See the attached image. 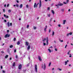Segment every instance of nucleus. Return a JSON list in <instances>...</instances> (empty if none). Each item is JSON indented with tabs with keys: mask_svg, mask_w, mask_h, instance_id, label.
<instances>
[{
	"mask_svg": "<svg viewBox=\"0 0 73 73\" xmlns=\"http://www.w3.org/2000/svg\"><path fill=\"white\" fill-rule=\"evenodd\" d=\"M15 66V62H14L13 64V67Z\"/></svg>",
	"mask_w": 73,
	"mask_h": 73,
	"instance_id": "obj_17",
	"label": "nucleus"
},
{
	"mask_svg": "<svg viewBox=\"0 0 73 73\" xmlns=\"http://www.w3.org/2000/svg\"><path fill=\"white\" fill-rule=\"evenodd\" d=\"M38 58L39 60L41 61L42 59L41 58V57L40 56H38Z\"/></svg>",
	"mask_w": 73,
	"mask_h": 73,
	"instance_id": "obj_12",
	"label": "nucleus"
},
{
	"mask_svg": "<svg viewBox=\"0 0 73 73\" xmlns=\"http://www.w3.org/2000/svg\"><path fill=\"white\" fill-rule=\"evenodd\" d=\"M7 33H9V30H7Z\"/></svg>",
	"mask_w": 73,
	"mask_h": 73,
	"instance_id": "obj_53",
	"label": "nucleus"
},
{
	"mask_svg": "<svg viewBox=\"0 0 73 73\" xmlns=\"http://www.w3.org/2000/svg\"><path fill=\"white\" fill-rule=\"evenodd\" d=\"M54 31H53L52 35V36H54Z\"/></svg>",
	"mask_w": 73,
	"mask_h": 73,
	"instance_id": "obj_20",
	"label": "nucleus"
},
{
	"mask_svg": "<svg viewBox=\"0 0 73 73\" xmlns=\"http://www.w3.org/2000/svg\"><path fill=\"white\" fill-rule=\"evenodd\" d=\"M58 5L59 6H62L63 4L62 3H58Z\"/></svg>",
	"mask_w": 73,
	"mask_h": 73,
	"instance_id": "obj_10",
	"label": "nucleus"
},
{
	"mask_svg": "<svg viewBox=\"0 0 73 73\" xmlns=\"http://www.w3.org/2000/svg\"><path fill=\"white\" fill-rule=\"evenodd\" d=\"M34 29H36V27H34Z\"/></svg>",
	"mask_w": 73,
	"mask_h": 73,
	"instance_id": "obj_47",
	"label": "nucleus"
},
{
	"mask_svg": "<svg viewBox=\"0 0 73 73\" xmlns=\"http://www.w3.org/2000/svg\"><path fill=\"white\" fill-rule=\"evenodd\" d=\"M44 31L45 32H46V29L45 28L44 29Z\"/></svg>",
	"mask_w": 73,
	"mask_h": 73,
	"instance_id": "obj_28",
	"label": "nucleus"
},
{
	"mask_svg": "<svg viewBox=\"0 0 73 73\" xmlns=\"http://www.w3.org/2000/svg\"><path fill=\"white\" fill-rule=\"evenodd\" d=\"M61 10L62 12H64V10L63 9H62Z\"/></svg>",
	"mask_w": 73,
	"mask_h": 73,
	"instance_id": "obj_46",
	"label": "nucleus"
},
{
	"mask_svg": "<svg viewBox=\"0 0 73 73\" xmlns=\"http://www.w3.org/2000/svg\"><path fill=\"white\" fill-rule=\"evenodd\" d=\"M20 42L18 41L17 43V45H19V44H20Z\"/></svg>",
	"mask_w": 73,
	"mask_h": 73,
	"instance_id": "obj_29",
	"label": "nucleus"
},
{
	"mask_svg": "<svg viewBox=\"0 0 73 73\" xmlns=\"http://www.w3.org/2000/svg\"><path fill=\"white\" fill-rule=\"evenodd\" d=\"M43 45L44 46L46 45V44L45 42H43Z\"/></svg>",
	"mask_w": 73,
	"mask_h": 73,
	"instance_id": "obj_32",
	"label": "nucleus"
},
{
	"mask_svg": "<svg viewBox=\"0 0 73 73\" xmlns=\"http://www.w3.org/2000/svg\"><path fill=\"white\" fill-rule=\"evenodd\" d=\"M47 16H48V17H49L50 16V14H48L47 15Z\"/></svg>",
	"mask_w": 73,
	"mask_h": 73,
	"instance_id": "obj_26",
	"label": "nucleus"
},
{
	"mask_svg": "<svg viewBox=\"0 0 73 73\" xmlns=\"http://www.w3.org/2000/svg\"><path fill=\"white\" fill-rule=\"evenodd\" d=\"M68 1H69V0H67L66 3L65 2H63V4H67V3H68Z\"/></svg>",
	"mask_w": 73,
	"mask_h": 73,
	"instance_id": "obj_11",
	"label": "nucleus"
},
{
	"mask_svg": "<svg viewBox=\"0 0 73 73\" xmlns=\"http://www.w3.org/2000/svg\"><path fill=\"white\" fill-rule=\"evenodd\" d=\"M51 65V62H50L49 63V66H50Z\"/></svg>",
	"mask_w": 73,
	"mask_h": 73,
	"instance_id": "obj_40",
	"label": "nucleus"
},
{
	"mask_svg": "<svg viewBox=\"0 0 73 73\" xmlns=\"http://www.w3.org/2000/svg\"><path fill=\"white\" fill-rule=\"evenodd\" d=\"M19 7H20V8H22L23 7V5H22V4H21L20 5Z\"/></svg>",
	"mask_w": 73,
	"mask_h": 73,
	"instance_id": "obj_15",
	"label": "nucleus"
},
{
	"mask_svg": "<svg viewBox=\"0 0 73 73\" xmlns=\"http://www.w3.org/2000/svg\"><path fill=\"white\" fill-rule=\"evenodd\" d=\"M45 28L47 29V26L46 25Z\"/></svg>",
	"mask_w": 73,
	"mask_h": 73,
	"instance_id": "obj_51",
	"label": "nucleus"
},
{
	"mask_svg": "<svg viewBox=\"0 0 73 73\" xmlns=\"http://www.w3.org/2000/svg\"><path fill=\"white\" fill-rule=\"evenodd\" d=\"M58 70H60V71H61V69H60V68H59L58 69Z\"/></svg>",
	"mask_w": 73,
	"mask_h": 73,
	"instance_id": "obj_37",
	"label": "nucleus"
},
{
	"mask_svg": "<svg viewBox=\"0 0 73 73\" xmlns=\"http://www.w3.org/2000/svg\"><path fill=\"white\" fill-rule=\"evenodd\" d=\"M13 40L14 41H16V38H14Z\"/></svg>",
	"mask_w": 73,
	"mask_h": 73,
	"instance_id": "obj_42",
	"label": "nucleus"
},
{
	"mask_svg": "<svg viewBox=\"0 0 73 73\" xmlns=\"http://www.w3.org/2000/svg\"><path fill=\"white\" fill-rule=\"evenodd\" d=\"M53 48V47L52 46H51V47H50L49 48Z\"/></svg>",
	"mask_w": 73,
	"mask_h": 73,
	"instance_id": "obj_55",
	"label": "nucleus"
},
{
	"mask_svg": "<svg viewBox=\"0 0 73 73\" xmlns=\"http://www.w3.org/2000/svg\"><path fill=\"white\" fill-rule=\"evenodd\" d=\"M68 12H70V9H69L68 10Z\"/></svg>",
	"mask_w": 73,
	"mask_h": 73,
	"instance_id": "obj_52",
	"label": "nucleus"
},
{
	"mask_svg": "<svg viewBox=\"0 0 73 73\" xmlns=\"http://www.w3.org/2000/svg\"><path fill=\"white\" fill-rule=\"evenodd\" d=\"M10 36V35H8V34H7L5 36V38H7L9 37Z\"/></svg>",
	"mask_w": 73,
	"mask_h": 73,
	"instance_id": "obj_2",
	"label": "nucleus"
},
{
	"mask_svg": "<svg viewBox=\"0 0 73 73\" xmlns=\"http://www.w3.org/2000/svg\"><path fill=\"white\" fill-rule=\"evenodd\" d=\"M51 12L53 13V15H54V12L53 10H51Z\"/></svg>",
	"mask_w": 73,
	"mask_h": 73,
	"instance_id": "obj_13",
	"label": "nucleus"
},
{
	"mask_svg": "<svg viewBox=\"0 0 73 73\" xmlns=\"http://www.w3.org/2000/svg\"><path fill=\"white\" fill-rule=\"evenodd\" d=\"M67 63H68V62H67V61L65 62V65H67Z\"/></svg>",
	"mask_w": 73,
	"mask_h": 73,
	"instance_id": "obj_22",
	"label": "nucleus"
},
{
	"mask_svg": "<svg viewBox=\"0 0 73 73\" xmlns=\"http://www.w3.org/2000/svg\"><path fill=\"white\" fill-rule=\"evenodd\" d=\"M40 4H39V8H40L41 6V0H40Z\"/></svg>",
	"mask_w": 73,
	"mask_h": 73,
	"instance_id": "obj_8",
	"label": "nucleus"
},
{
	"mask_svg": "<svg viewBox=\"0 0 73 73\" xmlns=\"http://www.w3.org/2000/svg\"><path fill=\"white\" fill-rule=\"evenodd\" d=\"M5 71L4 70H3L2 71V73H5Z\"/></svg>",
	"mask_w": 73,
	"mask_h": 73,
	"instance_id": "obj_43",
	"label": "nucleus"
},
{
	"mask_svg": "<svg viewBox=\"0 0 73 73\" xmlns=\"http://www.w3.org/2000/svg\"><path fill=\"white\" fill-rule=\"evenodd\" d=\"M51 31V29H50L49 30V33H50V32Z\"/></svg>",
	"mask_w": 73,
	"mask_h": 73,
	"instance_id": "obj_33",
	"label": "nucleus"
},
{
	"mask_svg": "<svg viewBox=\"0 0 73 73\" xmlns=\"http://www.w3.org/2000/svg\"><path fill=\"white\" fill-rule=\"evenodd\" d=\"M9 7V4H8L7 5V7Z\"/></svg>",
	"mask_w": 73,
	"mask_h": 73,
	"instance_id": "obj_54",
	"label": "nucleus"
},
{
	"mask_svg": "<svg viewBox=\"0 0 73 73\" xmlns=\"http://www.w3.org/2000/svg\"><path fill=\"white\" fill-rule=\"evenodd\" d=\"M8 55H6V56L5 57V58H8Z\"/></svg>",
	"mask_w": 73,
	"mask_h": 73,
	"instance_id": "obj_18",
	"label": "nucleus"
},
{
	"mask_svg": "<svg viewBox=\"0 0 73 73\" xmlns=\"http://www.w3.org/2000/svg\"><path fill=\"white\" fill-rule=\"evenodd\" d=\"M27 28H29V25H27Z\"/></svg>",
	"mask_w": 73,
	"mask_h": 73,
	"instance_id": "obj_50",
	"label": "nucleus"
},
{
	"mask_svg": "<svg viewBox=\"0 0 73 73\" xmlns=\"http://www.w3.org/2000/svg\"><path fill=\"white\" fill-rule=\"evenodd\" d=\"M21 67H22V64L19 65L18 66V69H21Z\"/></svg>",
	"mask_w": 73,
	"mask_h": 73,
	"instance_id": "obj_4",
	"label": "nucleus"
},
{
	"mask_svg": "<svg viewBox=\"0 0 73 73\" xmlns=\"http://www.w3.org/2000/svg\"><path fill=\"white\" fill-rule=\"evenodd\" d=\"M46 45H48V44H49V43H48V37H46Z\"/></svg>",
	"mask_w": 73,
	"mask_h": 73,
	"instance_id": "obj_5",
	"label": "nucleus"
},
{
	"mask_svg": "<svg viewBox=\"0 0 73 73\" xmlns=\"http://www.w3.org/2000/svg\"><path fill=\"white\" fill-rule=\"evenodd\" d=\"M65 22H66V20H64L63 21V24H65Z\"/></svg>",
	"mask_w": 73,
	"mask_h": 73,
	"instance_id": "obj_19",
	"label": "nucleus"
},
{
	"mask_svg": "<svg viewBox=\"0 0 73 73\" xmlns=\"http://www.w3.org/2000/svg\"><path fill=\"white\" fill-rule=\"evenodd\" d=\"M6 4L5 5H4V7H6Z\"/></svg>",
	"mask_w": 73,
	"mask_h": 73,
	"instance_id": "obj_61",
	"label": "nucleus"
},
{
	"mask_svg": "<svg viewBox=\"0 0 73 73\" xmlns=\"http://www.w3.org/2000/svg\"><path fill=\"white\" fill-rule=\"evenodd\" d=\"M54 69V68H53L52 69V70H53Z\"/></svg>",
	"mask_w": 73,
	"mask_h": 73,
	"instance_id": "obj_64",
	"label": "nucleus"
},
{
	"mask_svg": "<svg viewBox=\"0 0 73 73\" xmlns=\"http://www.w3.org/2000/svg\"><path fill=\"white\" fill-rule=\"evenodd\" d=\"M42 68L44 70L46 69V64H45V63H44V65H42Z\"/></svg>",
	"mask_w": 73,
	"mask_h": 73,
	"instance_id": "obj_1",
	"label": "nucleus"
},
{
	"mask_svg": "<svg viewBox=\"0 0 73 73\" xmlns=\"http://www.w3.org/2000/svg\"><path fill=\"white\" fill-rule=\"evenodd\" d=\"M69 57H72V55H70L69 56Z\"/></svg>",
	"mask_w": 73,
	"mask_h": 73,
	"instance_id": "obj_60",
	"label": "nucleus"
},
{
	"mask_svg": "<svg viewBox=\"0 0 73 73\" xmlns=\"http://www.w3.org/2000/svg\"><path fill=\"white\" fill-rule=\"evenodd\" d=\"M10 26L11 27H12V23H11L10 24Z\"/></svg>",
	"mask_w": 73,
	"mask_h": 73,
	"instance_id": "obj_39",
	"label": "nucleus"
},
{
	"mask_svg": "<svg viewBox=\"0 0 73 73\" xmlns=\"http://www.w3.org/2000/svg\"><path fill=\"white\" fill-rule=\"evenodd\" d=\"M1 52L2 53H4V51H1Z\"/></svg>",
	"mask_w": 73,
	"mask_h": 73,
	"instance_id": "obj_49",
	"label": "nucleus"
},
{
	"mask_svg": "<svg viewBox=\"0 0 73 73\" xmlns=\"http://www.w3.org/2000/svg\"><path fill=\"white\" fill-rule=\"evenodd\" d=\"M46 40V38H44V39L43 40V42H45Z\"/></svg>",
	"mask_w": 73,
	"mask_h": 73,
	"instance_id": "obj_23",
	"label": "nucleus"
},
{
	"mask_svg": "<svg viewBox=\"0 0 73 73\" xmlns=\"http://www.w3.org/2000/svg\"><path fill=\"white\" fill-rule=\"evenodd\" d=\"M50 9V8L48 7L47 8V10L49 11Z\"/></svg>",
	"mask_w": 73,
	"mask_h": 73,
	"instance_id": "obj_36",
	"label": "nucleus"
},
{
	"mask_svg": "<svg viewBox=\"0 0 73 73\" xmlns=\"http://www.w3.org/2000/svg\"><path fill=\"white\" fill-rule=\"evenodd\" d=\"M26 7L27 8H28V5H26Z\"/></svg>",
	"mask_w": 73,
	"mask_h": 73,
	"instance_id": "obj_59",
	"label": "nucleus"
},
{
	"mask_svg": "<svg viewBox=\"0 0 73 73\" xmlns=\"http://www.w3.org/2000/svg\"><path fill=\"white\" fill-rule=\"evenodd\" d=\"M10 48H13V46L12 45H11L10 46Z\"/></svg>",
	"mask_w": 73,
	"mask_h": 73,
	"instance_id": "obj_24",
	"label": "nucleus"
},
{
	"mask_svg": "<svg viewBox=\"0 0 73 73\" xmlns=\"http://www.w3.org/2000/svg\"><path fill=\"white\" fill-rule=\"evenodd\" d=\"M55 50L56 51H57V48H55Z\"/></svg>",
	"mask_w": 73,
	"mask_h": 73,
	"instance_id": "obj_45",
	"label": "nucleus"
},
{
	"mask_svg": "<svg viewBox=\"0 0 73 73\" xmlns=\"http://www.w3.org/2000/svg\"><path fill=\"white\" fill-rule=\"evenodd\" d=\"M3 15L4 16V17H5V18H6V19H8V18H9V17H8V16H6V15L5 14H4Z\"/></svg>",
	"mask_w": 73,
	"mask_h": 73,
	"instance_id": "obj_9",
	"label": "nucleus"
},
{
	"mask_svg": "<svg viewBox=\"0 0 73 73\" xmlns=\"http://www.w3.org/2000/svg\"><path fill=\"white\" fill-rule=\"evenodd\" d=\"M67 46H68V45L66 44L65 47V48H66V47Z\"/></svg>",
	"mask_w": 73,
	"mask_h": 73,
	"instance_id": "obj_35",
	"label": "nucleus"
},
{
	"mask_svg": "<svg viewBox=\"0 0 73 73\" xmlns=\"http://www.w3.org/2000/svg\"><path fill=\"white\" fill-rule=\"evenodd\" d=\"M38 4H39V3H38L36 5V3H35L34 5V7L36 8V7H37V5H38Z\"/></svg>",
	"mask_w": 73,
	"mask_h": 73,
	"instance_id": "obj_3",
	"label": "nucleus"
},
{
	"mask_svg": "<svg viewBox=\"0 0 73 73\" xmlns=\"http://www.w3.org/2000/svg\"><path fill=\"white\" fill-rule=\"evenodd\" d=\"M26 45L27 46H28V44H29L28 42H26Z\"/></svg>",
	"mask_w": 73,
	"mask_h": 73,
	"instance_id": "obj_21",
	"label": "nucleus"
},
{
	"mask_svg": "<svg viewBox=\"0 0 73 73\" xmlns=\"http://www.w3.org/2000/svg\"><path fill=\"white\" fill-rule=\"evenodd\" d=\"M52 21V18H51L50 20V22Z\"/></svg>",
	"mask_w": 73,
	"mask_h": 73,
	"instance_id": "obj_27",
	"label": "nucleus"
},
{
	"mask_svg": "<svg viewBox=\"0 0 73 73\" xmlns=\"http://www.w3.org/2000/svg\"><path fill=\"white\" fill-rule=\"evenodd\" d=\"M59 41L62 42H63V41H64V40H61L60 39L59 40Z\"/></svg>",
	"mask_w": 73,
	"mask_h": 73,
	"instance_id": "obj_34",
	"label": "nucleus"
},
{
	"mask_svg": "<svg viewBox=\"0 0 73 73\" xmlns=\"http://www.w3.org/2000/svg\"><path fill=\"white\" fill-rule=\"evenodd\" d=\"M1 69H3V66H1Z\"/></svg>",
	"mask_w": 73,
	"mask_h": 73,
	"instance_id": "obj_48",
	"label": "nucleus"
},
{
	"mask_svg": "<svg viewBox=\"0 0 73 73\" xmlns=\"http://www.w3.org/2000/svg\"><path fill=\"white\" fill-rule=\"evenodd\" d=\"M16 6L17 7H19V5L18 4H16Z\"/></svg>",
	"mask_w": 73,
	"mask_h": 73,
	"instance_id": "obj_31",
	"label": "nucleus"
},
{
	"mask_svg": "<svg viewBox=\"0 0 73 73\" xmlns=\"http://www.w3.org/2000/svg\"><path fill=\"white\" fill-rule=\"evenodd\" d=\"M48 51H49V52H50V53L51 52V50H50V49H48Z\"/></svg>",
	"mask_w": 73,
	"mask_h": 73,
	"instance_id": "obj_30",
	"label": "nucleus"
},
{
	"mask_svg": "<svg viewBox=\"0 0 73 73\" xmlns=\"http://www.w3.org/2000/svg\"><path fill=\"white\" fill-rule=\"evenodd\" d=\"M4 21H5V22H7V21H6V20H4Z\"/></svg>",
	"mask_w": 73,
	"mask_h": 73,
	"instance_id": "obj_63",
	"label": "nucleus"
},
{
	"mask_svg": "<svg viewBox=\"0 0 73 73\" xmlns=\"http://www.w3.org/2000/svg\"><path fill=\"white\" fill-rule=\"evenodd\" d=\"M27 53V52H25L24 54H26Z\"/></svg>",
	"mask_w": 73,
	"mask_h": 73,
	"instance_id": "obj_57",
	"label": "nucleus"
},
{
	"mask_svg": "<svg viewBox=\"0 0 73 73\" xmlns=\"http://www.w3.org/2000/svg\"><path fill=\"white\" fill-rule=\"evenodd\" d=\"M58 26H59V27H61V25L60 24L58 25Z\"/></svg>",
	"mask_w": 73,
	"mask_h": 73,
	"instance_id": "obj_38",
	"label": "nucleus"
},
{
	"mask_svg": "<svg viewBox=\"0 0 73 73\" xmlns=\"http://www.w3.org/2000/svg\"><path fill=\"white\" fill-rule=\"evenodd\" d=\"M73 33L72 32H70V33H68L67 34V36H69V35H72Z\"/></svg>",
	"mask_w": 73,
	"mask_h": 73,
	"instance_id": "obj_7",
	"label": "nucleus"
},
{
	"mask_svg": "<svg viewBox=\"0 0 73 73\" xmlns=\"http://www.w3.org/2000/svg\"><path fill=\"white\" fill-rule=\"evenodd\" d=\"M70 53V52H68V53H67L68 55H69V54Z\"/></svg>",
	"mask_w": 73,
	"mask_h": 73,
	"instance_id": "obj_44",
	"label": "nucleus"
},
{
	"mask_svg": "<svg viewBox=\"0 0 73 73\" xmlns=\"http://www.w3.org/2000/svg\"><path fill=\"white\" fill-rule=\"evenodd\" d=\"M30 48H31V46H30V45H29L27 48V49L28 50H29V49H30Z\"/></svg>",
	"mask_w": 73,
	"mask_h": 73,
	"instance_id": "obj_16",
	"label": "nucleus"
},
{
	"mask_svg": "<svg viewBox=\"0 0 73 73\" xmlns=\"http://www.w3.org/2000/svg\"><path fill=\"white\" fill-rule=\"evenodd\" d=\"M7 25L8 27H10V24H9V22H8L7 23Z\"/></svg>",
	"mask_w": 73,
	"mask_h": 73,
	"instance_id": "obj_14",
	"label": "nucleus"
},
{
	"mask_svg": "<svg viewBox=\"0 0 73 73\" xmlns=\"http://www.w3.org/2000/svg\"><path fill=\"white\" fill-rule=\"evenodd\" d=\"M17 1V3H19V1Z\"/></svg>",
	"mask_w": 73,
	"mask_h": 73,
	"instance_id": "obj_62",
	"label": "nucleus"
},
{
	"mask_svg": "<svg viewBox=\"0 0 73 73\" xmlns=\"http://www.w3.org/2000/svg\"><path fill=\"white\" fill-rule=\"evenodd\" d=\"M8 12H9V13H11V10H8Z\"/></svg>",
	"mask_w": 73,
	"mask_h": 73,
	"instance_id": "obj_25",
	"label": "nucleus"
},
{
	"mask_svg": "<svg viewBox=\"0 0 73 73\" xmlns=\"http://www.w3.org/2000/svg\"><path fill=\"white\" fill-rule=\"evenodd\" d=\"M16 50H14V53H16Z\"/></svg>",
	"mask_w": 73,
	"mask_h": 73,
	"instance_id": "obj_41",
	"label": "nucleus"
},
{
	"mask_svg": "<svg viewBox=\"0 0 73 73\" xmlns=\"http://www.w3.org/2000/svg\"><path fill=\"white\" fill-rule=\"evenodd\" d=\"M35 71L36 73H37V65H36L35 66Z\"/></svg>",
	"mask_w": 73,
	"mask_h": 73,
	"instance_id": "obj_6",
	"label": "nucleus"
},
{
	"mask_svg": "<svg viewBox=\"0 0 73 73\" xmlns=\"http://www.w3.org/2000/svg\"><path fill=\"white\" fill-rule=\"evenodd\" d=\"M3 12H5V9H3Z\"/></svg>",
	"mask_w": 73,
	"mask_h": 73,
	"instance_id": "obj_58",
	"label": "nucleus"
},
{
	"mask_svg": "<svg viewBox=\"0 0 73 73\" xmlns=\"http://www.w3.org/2000/svg\"><path fill=\"white\" fill-rule=\"evenodd\" d=\"M17 57H18L17 55H16V58H17Z\"/></svg>",
	"mask_w": 73,
	"mask_h": 73,
	"instance_id": "obj_56",
	"label": "nucleus"
}]
</instances>
